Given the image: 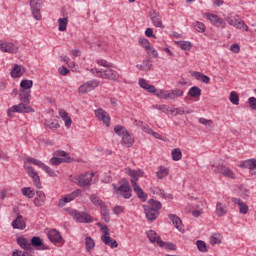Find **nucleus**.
<instances>
[{
  "mask_svg": "<svg viewBox=\"0 0 256 256\" xmlns=\"http://www.w3.org/2000/svg\"><path fill=\"white\" fill-rule=\"evenodd\" d=\"M127 174L129 175V177H131L130 183H131L138 199H141V201H147V194H145V192L143 191L141 186H139L137 184V181H139V179H141V177H143V175H145V172H143V170L129 169L127 171Z\"/></svg>",
  "mask_w": 256,
  "mask_h": 256,
  "instance_id": "nucleus-1",
  "label": "nucleus"
},
{
  "mask_svg": "<svg viewBox=\"0 0 256 256\" xmlns=\"http://www.w3.org/2000/svg\"><path fill=\"white\" fill-rule=\"evenodd\" d=\"M139 86L141 87V89H144L148 93L155 95V97H157L158 99H164L165 101H170L169 90H165V89L157 90V87H155V85L149 84V82H147V80H145L144 78L139 79Z\"/></svg>",
  "mask_w": 256,
  "mask_h": 256,
  "instance_id": "nucleus-2",
  "label": "nucleus"
},
{
  "mask_svg": "<svg viewBox=\"0 0 256 256\" xmlns=\"http://www.w3.org/2000/svg\"><path fill=\"white\" fill-rule=\"evenodd\" d=\"M90 73L99 77L100 79H109V81H119L121 75L119 72L113 70L112 68L108 69H99V68H91Z\"/></svg>",
  "mask_w": 256,
  "mask_h": 256,
  "instance_id": "nucleus-3",
  "label": "nucleus"
},
{
  "mask_svg": "<svg viewBox=\"0 0 256 256\" xmlns=\"http://www.w3.org/2000/svg\"><path fill=\"white\" fill-rule=\"evenodd\" d=\"M93 177H95V173L86 172L78 176H70V181L78 185V187H91Z\"/></svg>",
  "mask_w": 256,
  "mask_h": 256,
  "instance_id": "nucleus-4",
  "label": "nucleus"
},
{
  "mask_svg": "<svg viewBox=\"0 0 256 256\" xmlns=\"http://www.w3.org/2000/svg\"><path fill=\"white\" fill-rule=\"evenodd\" d=\"M97 225L98 227H100L101 233H103L100 238L102 243H104V245H107L108 247H111V249H117V247H119V243H117V240L111 238V231L109 230V227L101 223H98Z\"/></svg>",
  "mask_w": 256,
  "mask_h": 256,
  "instance_id": "nucleus-5",
  "label": "nucleus"
},
{
  "mask_svg": "<svg viewBox=\"0 0 256 256\" xmlns=\"http://www.w3.org/2000/svg\"><path fill=\"white\" fill-rule=\"evenodd\" d=\"M97 225L98 227H100L101 233H103L100 238L102 243H104V245H107L108 247H111V249H117V247H119V243H117V240L111 238V231L109 230V227L101 223H98Z\"/></svg>",
  "mask_w": 256,
  "mask_h": 256,
  "instance_id": "nucleus-6",
  "label": "nucleus"
},
{
  "mask_svg": "<svg viewBox=\"0 0 256 256\" xmlns=\"http://www.w3.org/2000/svg\"><path fill=\"white\" fill-rule=\"evenodd\" d=\"M68 215L76 221V223H93V217L87 212H81L76 209H69Z\"/></svg>",
  "mask_w": 256,
  "mask_h": 256,
  "instance_id": "nucleus-7",
  "label": "nucleus"
},
{
  "mask_svg": "<svg viewBox=\"0 0 256 256\" xmlns=\"http://www.w3.org/2000/svg\"><path fill=\"white\" fill-rule=\"evenodd\" d=\"M73 161V158L67 154V152L63 150H58L54 152V157H52L49 161L50 165H61V163H71Z\"/></svg>",
  "mask_w": 256,
  "mask_h": 256,
  "instance_id": "nucleus-8",
  "label": "nucleus"
},
{
  "mask_svg": "<svg viewBox=\"0 0 256 256\" xmlns=\"http://www.w3.org/2000/svg\"><path fill=\"white\" fill-rule=\"evenodd\" d=\"M14 113H19V114L35 113V110L28 104L21 102L19 104L13 105L12 107L8 108L7 110L8 117H13Z\"/></svg>",
  "mask_w": 256,
  "mask_h": 256,
  "instance_id": "nucleus-9",
  "label": "nucleus"
},
{
  "mask_svg": "<svg viewBox=\"0 0 256 256\" xmlns=\"http://www.w3.org/2000/svg\"><path fill=\"white\" fill-rule=\"evenodd\" d=\"M99 83L101 82L97 79L89 80L79 86L78 93L80 95H87V93H91V91H95V89L99 87Z\"/></svg>",
  "mask_w": 256,
  "mask_h": 256,
  "instance_id": "nucleus-10",
  "label": "nucleus"
},
{
  "mask_svg": "<svg viewBox=\"0 0 256 256\" xmlns=\"http://www.w3.org/2000/svg\"><path fill=\"white\" fill-rule=\"evenodd\" d=\"M114 192L118 195V197H123V199H131V187L129 184H122L117 186L116 184L112 185Z\"/></svg>",
  "mask_w": 256,
  "mask_h": 256,
  "instance_id": "nucleus-11",
  "label": "nucleus"
},
{
  "mask_svg": "<svg viewBox=\"0 0 256 256\" xmlns=\"http://www.w3.org/2000/svg\"><path fill=\"white\" fill-rule=\"evenodd\" d=\"M24 169L27 175L32 178V181L37 189H41V177H39V173L35 171L33 166H29L28 164H24Z\"/></svg>",
  "mask_w": 256,
  "mask_h": 256,
  "instance_id": "nucleus-12",
  "label": "nucleus"
},
{
  "mask_svg": "<svg viewBox=\"0 0 256 256\" xmlns=\"http://www.w3.org/2000/svg\"><path fill=\"white\" fill-rule=\"evenodd\" d=\"M81 193H82L81 189H77L70 194H66L62 196L58 201V207H65L67 203H71V201H75V199H77V197H79Z\"/></svg>",
  "mask_w": 256,
  "mask_h": 256,
  "instance_id": "nucleus-13",
  "label": "nucleus"
},
{
  "mask_svg": "<svg viewBox=\"0 0 256 256\" xmlns=\"http://www.w3.org/2000/svg\"><path fill=\"white\" fill-rule=\"evenodd\" d=\"M213 171L215 173H220V175H223V177H227L228 179H237V176L235 175V172L231 170V168L219 165L215 168V165H212Z\"/></svg>",
  "mask_w": 256,
  "mask_h": 256,
  "instance_id": "nucleus-14",
  "label": "nucleus"
},
{
  "mask_svg": "<svg viewBox=\"0 0 256 256\" xmlns=\"http://www.w3.org/2000/svg\"><path fill=\"white\" fill-rule=\"evenodd\" d=\"M95 117L104 123L106 127H109L111 125V116H109V113L107 111L103 110L102 108H98L94 111Z\"/></svg>",
  "mask_w": 256,
  "mask_h": 256,
  "instance_id": "nucleus-15",
  "label": "nucleus"
},
{
  "mask_svg": "<svg viewBox=\"0 0 256 256\" xmlns=\"http://www.w3.org/2000/svg\"><path fill=\"white\" fill-rule=\"evenodd\" d=\"M0 51H2V53L15 54L19 51V46L12 42L0 41Z\"/></svg>",
  "mask_w": 256,
  "mask_h": 256,
  "instance_id": "nucleus-16",
  "label": "nucleus"
},
{
  "mask_svg": "<svg viewBox=\"0 0 256 256\" xmlns=\"http://www.w3.org/2000/svg\"><path fill=\"white\" fill-rule=\"evenodd\" d=\"M30 9L36 21H41V0H30Z\"/></svg>",
  "mask_w": 256,
  "mask_h": 256,
  "instance_id": "nucleus-17",
  "label": "nucleus"
},
{
  "mask_svg": "<svg viewBox=\"0 0 256 256\" xmlns=\"http://www.w3.org/2000/svg\"><path fill=\"white\" fill-rule=\"evenodd\" d=\"M203 17L208 19V21H210L214 27H223V25H225V21L222 18H219L217 14L204 13Z\"/></svg>",
  "mask_w": 256,
  "mask_h": 256,
  "instance_id": "nucleus-18",
  "label": "nucleus"
},
{
  "mask_svg": "<svg viewBox=\"0 0 256 256\" xmlns=\"http://www.w3.org/2000/svg\"><path fill=\"white\" fill-rule=\"evenodd\" d=\"M16 241L21 249L27 251L28 253H33V246L31 245L29 240H27V238L20 236L16 239Z\"/></svg>",
  "mask_w": 256,
  "mask_h": 256,
  "instance_id": "nucleus-19",
  "label": "nucleus"
},
{
  "mask_svg": "<svg viewBox=\"0 0 256 256\" xmlns=\"http://www.w3.org/2000/svg\"><path fill=\"white\" fill-rule=\"evenodd\" d=\"M58 115L61 117L62 121H64L66 129H71V125H73V120L71 119V116H69V113L63 109H58Z\"/></svg>",
  "mask_w": 256,
  "mask_h": 256,
  "instance_id": "nucleus-20",
  "label": "nucleus"
},
{
  "mask_svg": "<svg viewBox=\"0 0 256 256\" xmlns=\"http://www.w3.org/2000/svg\"><path fill=\"white\" fill-rule=\"evenodd\" d=\"M11 225L13 229H18L19 231H23L27 227V224L21 214H17L16 219L12 221Z\"/></svg>",
  "mask_w": 256,
  "mask_h": 256,
  "instance_id": "nucleus-21",
  "label": "nucleus"
},
{
  "mask_svg": "<svg viewBox=\"0 0 256 256\" xmlns=\"http://www.w3.org/2000/svg\"><path fill=\"white\" fill-rule=\"evenodd\" d=\"M143 209H144V213L146 215V219L148 221H155V219H157V217H159V212H157V210H154L153 208H151V206L144 205Z\"/></svg>",
  "mask_w": 256,
  "mask_h": 256,
  "instance_id": "nucleus-22",
  "label": "nucleus"
},
{
  "mask_svg": "<svg viewBox=\"0 0 256 256\" xmlns=\"http://www.w3.org/2000/svg\"><path fill=\"white\" fill-rule=\"evenodd\" d=\"M46 201H47V196L45 195V192L41 190L36 191V197L34 199L35 207H43Z\"/></svg>",
  "mask_w": 256,
  "mask_h": 256,
  "instance_id": "nucleus-23",
  "label": "nucleus"
},
{
  "mask_svg": "<svg viewBox=\"0 0 256 256\" xmlns=\"http://www.w3.org/2000/svg\"><path fill=\"white\" fill-rule=\"evenodd\" d=\"M232 203H234V205H238L239 213H241V215H247V213H249V206H247L243 200L234 197L232 198Z\"/></svg>",
  "mask_w": 256,
  "mask_h": 256,
  "instance_id": "nucleus-24",
  "label": "nucleus"
},
{
  "mask_svg": "<svg viewBox=\"0 0 256 256\" xmlns=\"http://www.w3.org/2000/svg\"><path fill=\"white\" fill-rule=\"evenodd\" d=\"M229 212V207L227 204L222 203V202H217L216 203V216L217 217H225V215Z\"/></svg>",
  "mask_w": 256,
  "mask_h": 256,
  "instance_id": "nucleus-25",
  "label": "nucleus"
},
{
  "mask_svg": "<svg viewBox=\"0 0 256 256\" xmlns=\"http://www.w3.org/2000/svg\"><path fill=\"white\" fill-rule=\"evenodd\" d=\"M24 74L25 68L19 64H15L10 72V75L13 79H19V77H23Z\"/></svg>",
  "mask_w": 256,
  "mask_h": 256,
  "instance_id": "nucleus-26",
  "label": "nucleus"
},
{
  "mask_svg": "<svg viewBox=\"0 0 256 256\" xmlns=\"http://www.w3.org/2000/svg\"><path fill=\"white\" fill-rule=\"evenodd\" d=\"M150 16L154 27H158L159 29H163L165 27L163 26V18L161 17V15H159V13L153 11L151 12Z\"/></svg>",
  "mask_w": 256,
  "mask_h": 256,
  "instance_id": "nucleus-27",
  "label": "nucleus"
},
{
  "mask_svg": "<svg viewBox=\"0 0 256 256\" xmlns=\"http://www.w3.org/2000/svg\"><path fill=\"white\" fill-rule=\"evenodd\" d=\"M48 239L52 243H61L63 237L61 236V233H59V231L52 229L48 232Z\"/></svg>",
  "mask_w": 256,
  "mask_h": 256,
  "instance_id": "nucleus-28",
  "label": "nucleus"
},
{
  "mask_svg": "<svg viewBox=\"0 0 256 256\" xmlns=\"http://www.w3.org/2000/svg\"><path fill=\"white\" fill-rule=\"evenodd\" d=\"M134 143L135 137L129 132L121 138V145H123V147H133Z\"/></svg>",
  "mask_w": 256,
  "mask_h": 256,
  "instance_id": "nucleus-29",
  "label": "nucleus"
},
{
  "mask_svg": "<svg viewBox=\"0 0 256 256\" xmlns=\"http://www.w3.org/2000/svg\"><path fill=\"white\" fill-rule=\"evenodd\" d=\"M19 101H21V103L29 105V103H31V90H20Z\"/></svg>",
  "mask_w": 256,
  "mask_h": 256,
  "instance_id": "nucleus-30",
  "label": "nucleus"
},
{
  "mask_svg": "<svg viewBox=\"0 0 256 256\" xmlns=\"http://www.w3.org/2000/svg\"><path fill=\"white\" fill-rule=\"evenodd\" d=\"M239 167L242 169H250V171H253V169H256V159H248L244 160L240 163Z\"/></svg>",
  "mask_w": 256,
  "mask_h": 256,
  "instance_id": "nucleus-31",
  "label": "nucleus"
},
{
  "mask_svg": "<svg viewBox=\"0 0 256 256\" xmlns=\"http://www.w3.org/2000/svg\"><path fill=\"white\" fill-rule=\"evenodd\" d=\"M146 235L150 243H157V245H159V241H161V236H159L157 232H155V230L147 231Z\"/></svg>",
  "mask_w": 256,
  "mask_h": 256,
  "instance_id": "nucleus-32",
  "label": "nucleus"
},
{
  "mask_svg": "<svg viewBox=\"0 0 256 256\" xmlns=\"http://www.w3.org/2000/svg\"><path fill=\"white\" fill-rule=\"evenodd\" d=\"M169 219L172 221L174 227L178 230L181 231L183 229L182 225L183 222L181 221V218H179L177 215L175 214H170L169 215Z\"/></svg>",
  "mask_w": 256,
  "mask_h": 256,
  "instance_id": "nucleus-33",
  "label": "nucleus"
},
{
  "mask_svg": "<svg viewBox=\"0 0 256 256\" xmlns=\"http://www.w3.org/2000/svg\"><path fill=\"white\" fill-rule=\"evenodd\" d=\"M169 95H170V101H173L177 99V97H183L185 95V92L182 89H174V90H169Z\"/></svg>",
  "mask_w": 256,
  "mask_h": 256,
  "instance_id": "nucleus-34",
  "label": "nucleus"
},
{
  "mask_svg": "<svg viewBox=\"0 0 256 256\" xmlns=\"http://www.w3.org/2000/svg\"><path fill=\"white\" fill-rule=\"evenodd\" d=\"M67 25H69V18L68 17L58 19V30L59 31H61V32L67 31Z\"/></svg>",
  "mask_w": 256,
  "mask_h": 256,
  "instance_id": "nucleus-35",
  "label": "nucleus"
},
{
  "mask_svg": "<svg viewBox=\"0 0 256 256\" xmlns=\"http://www.w3.org/2000/svg\"><path fill=\"white\" fill-rule=\"evenodd\" d=\"M20 87L22 91H31V88L33 87V80H27L23 79L20 82Z\"/></svg>",
  "mask_w": 256,
  "mask_h": 256,
  "instance_id": "nucleus-36",
  "label": "nucleus"
},
{
  "mask_svg": "<svg viewBox=\"0 0 256 256\" xmlns=\"http://www.w3.org/2000/svg\"><path fill=\"white\" fill-rule=\"evenodd\" d=\"M85 247H86V251L88 253H91V251H93V249H95V240L91 237H86L85 238Z\"/></svg>",
  "mask_w": 256,
  "mask_h": 256,
  "instance_id": "nucleus-37",
  "label": "nucleus"
},
{
  "mask_svg": "<svg viewBox=\"0 0 256 256\" xmlns=\"http://www.w3.org/2000/svg\"><path fill=\"white\" fill-rule=\"evenodd\" d=\"M169 175V169L165 166H160L158 171L156 172L157 179H165Z\"/></svg>",
  "mask_w": 256,
  "mask_h": 256,
  "instance_id": "nucleus-38",
  "label": "nucleus"
},
{
  "mask_svg": "<svg viewBox=\"0 0 256 256\" xmlns=\"http://www.w3.org/2000/svg\"><path fill=\"white\" fill-rule=\"evenodd\" d=\"M90 201L95 205V207H100V208L105 207V203L102 202L101 198H99L97 194H92L90 196Z\"/></svg>",
  "mask_w": 256,
  "mask_h": 256,
  "instance_id": "nucleus-39",
  "label": "nucleus"
},
{
  "mask_svg": "<svg viewBox=\"0 0 256 256\" xmlns=\"http://www.w3.org/2000/svg\"><path fill=\"white\" fill-rule=\"evenodd\" d=\"M114 133H116V135H118V137H121L122 139L123 137H125L126 134L129 133V131H127V128L121 125H117L114 127Z\"/></svg>",
  "mask_w": 256,
  "mask_h": 256,
  "instance_id": "nucleus-40",
  "label": "nucleus"
},
{
  "mask_svg": "<svg viewBox=\"0 0 256 256\" xmlns=\"http://www.w3.org/2000/svg\"><path fill=\"white\" fill-rule=\"evenodd\" d=\"M21 193L24 195V197H28V199H33L35 197V190H33L31 187L22 188Z\"/></svg>",
  "mask_w": 256,
  "mask_h": 256,
  "instance_id": "nucleus-41",
  "label": "nucleus"
},
{
  "mask_svg": "<svg viewBox=\"0 0 256 256\" xmlns=\"http://www.w3.org/2000/svg\"><path fill=\"white\" fill-rule=\"evenodd\" d=\"M44 126H45L47 129H51L52 131L55 130V129H59V127H61V125L59 124V122L53 121V120H45Z\"/></svg>",
  "mask_w": 256,
  "mask_h": 256,
  "instance_id": "nucleus-42",
  "label": "nucleus"
},
{
  "mask_svg": "<svg viewBox=\"0 0 256 256\" xmlns=\"http://www.w3.org/2000/svg\"><path fill=\"white\" fill-rule=\"evenodd\" d=\"M222 240H223V236L220 233H214L210 237L211 245H220Z\"/></svg>",
  "mask_w": 256,
  "mask_h": 256,
  "instance_id": "nucleus-43",
  "label": "nucleus"
},
{
  "mask_svg": "<svg viewBox=\"0 0 256 256\" xmlns=\"http://www.w3.org/2000/svg\"><path fill=\"white\" fill-rule=\"evenodd\" d=\"M188 95H190V97H193L194 99H197V97H201V88L197 86L191 87L188 91Z\"/></svg>",
  "mask_w": 256,
  "mask_h": 256,
  "instance_id": "nucleus-44",
  "label": "nucleus"
},
{
  "mask_svg": "<svg viewBox=\"0 0 256 256\" xmlns=\"http://www.w3.org/2000/svg\"><path fill=\"white\" fill-rule=\"evenodd\" d=\"M27 163H32V165H36V167H39V169H41L43 165H45V163L33 157L26 158L24 165H27Z\"/></svg>",
  "mask_w": 256,
  "mask_h": 256,
  "instance_id": "nucleus-45",
  "label": "nucleus"
},
{
  "mask_svg": "<svg viewBox=\"0 0 256 256\" xmlns=\"http://www.w3.org/2000/svg\"><path fill=\"white\" fill-rule=\"evenodd\" d=\"M100 209H101L100 213L103 221H105V223H109V221H111V217L109 216V208H107V206H103Z\"/></svg>",
  "mask_w": 256,
  "mask_h": 256,
  "instance_id": "nucleus-46",
  "label": "nucleus"
},
{
  "mask_svg": "<svg viewBox=\"0 0 256 256\" xmlns=\"http://www.w3.org/2000/svg\"><path fill=\"white\" fill-rule=\"evenodd\" d=\"M172 159L173 161H181L183 158V153L181 152V149L176 148L171 151Z\"/></svg>",
  "mask_w": 256,
  "mask_h": 256,
  "instance_id": "nucleus-47",
  "label": "nucleus"
},
{
  "mask_svg": "<svg viewBox=\"0 0 256 256\" xmlns=\"http://www.w3.org/2000/svg\"><path fill=\"white\" fill-rule=\"evenodd\" d=\"M159 247H162L163 249H168L169 251H175L177 248L175 247V244L171 242H163V240L159 241Z\"/></svg>",
  "mask_w": 256,
  "mask_h": 256,
  "instance_id": "nucleus-48",
  "label": "nucleus"
},
{
  "mask_svg": "<svg viewBox=\"0 0 256 256\" xmlns=\"http://www.w3.org/2000/svg\"><path fill=\"white\" fill-rule=\"evenodd\" d=\"M194 29L197 31V33H205L207 26H205L203 22L196 21L194 23Z\"/></svg>",
  "mask_w": 256,
  "mask_h": 256,
  "instance_id": "nucleus-49",
  "label": "nucleus"
},
{
  "mask_svg": "<svg viewBox=\"0 0 256 256\" xmlns=\"http://www.w3.org/2000/svg\"><path fill=\"white\" fill-rule=\"evenodd\" d=\"M236 29H240L241 31H249V26L245 24V22L241 19L236 20L235 26Z\"/></svg>",
  "mask_w": 256,
  "mask_h": 256,
  "instance_id": "nucleus-50",
  "label": "nucleus"
},
{
  "mask_svg": "<svg viewBox=\"0 0 256 256\" xmlns=\"http://www.w3.org/2000/svg\"><path fill=\"white\" fill-rule=\"evenodd\" d=\"M96 63L100 67H106L107 69H113V63H110L105 59H97Z\"/></svg>",
  "mask_w": 256,
  "mask_h": 256,
  "instance_id": "nucleus-51",
  "label": "nucleus"
},
{
  "mask_svg": "<svg viewBox=\"0 0 256 256\" xmlns=\"http://www.w3.org/2000/svg\"><path fill=\"white\" fill-rule=\"evenodd\" d=\"M196 245H197L198 251H200L201 253H207V243H205V241L197 240Z\"/></svg>",
  "mask_w": 256,
  "mask_h": 256,
  "instance_id": "nucleus-52",
  "label": "nucleus"
},
{
  "mask_svg": "<svg viewBox=\"0 0 256 256\" xmlns=\"http://www.w3.org/2000/svg\"><path fill=\"white\" fill-rule=\"evenodd\" d=\"M30 245H32V247H41L43 245V240H41L39 236H34L31 239Z\"/></svg>",
  "mask_w": 256,
  "mask_h": 256,
  "instance_id": "nucleus-53",
  "label": "nucleus"
},
{
  "mask_svg": "<svg viewBox=\"0 0 256 256\" xmlns=\"http://www.w3.org/2000/svg\"><path fill=\"white\" fill-rule=\"evenodd\" d=\"M41 169L42 171H45L47 175H49V177H57V173H55L54 170L51 169V167L47 166L46 164H43Z\"/></svg>",
  "mask_w": 256,
  "mask_h": 256,
  "instance_id": "nucleus-54",
  "label": "nucleus"
},
{
  "mask_svg": "<svg viewBox=\"0 0 256 256\" xmlns=\"http://www.w3.org/2000/svg\"><path fill=\"white\" fill-rule=\"evenodd\" d=\"M229 101L232 103V105H239V95L232 91L230 93Z\"/></svg>",
  "mask_w": 256,
  "mask_h": 256,
  "instance_id": "nucleus-55",
  "label": "nucleus"
},
{
  "mask_svg": "<svg viewBox=\"0 0 256 256\" xmlns=\"http://www.w3.org/2000/svg\"><path fill=\"white\" fill-rule=\"evenodd\" d=\"M152 109H157L158 111H162L163 113H169V107L165 104L163 105L154 104L152 106Z\"/></svg>",
  "mask_w": 256,
  "mask_h": 256,
  "instance_id": "nucleus-56",
  "label": "nucleus"
},
{
  "mask_svg": "<svg viewBox=\"0 0 256 256\" xmlns=\"http://www.w3.org/2000/svg\"><path fill=\"white\" fill-rule=\"evenodd\" d=\"M138 43L141 45V47L146 49V51L151 46V42H149L146 38H139Z\"/></svg>",
  "mask_w": 256,
  "mask_h": 256,
  "instance_id": "nucleus-57",
  "label": "nucleus"
},
{
  "mask_svg": "<svg viewBox=\"0 0 256 256\" xmlns=\"http://www.w3.org/2000/svg\"><path fill=\"white\" fill-rule=\"evenodd\" d=\"M178 45H180V48L183 49V51H189L191 49V42L189 41H180L178 42Z\"/></svg>",
  "mask_w": 256,
  "mask_h": 256,
  "instance_id": "nucleus-58",
  "label": "nucleus"
},
{
  "mask_svg": "<svg viewBox=\"0 0 256 256\" xmlns=\"http://www.w3.org/2000/svg\"><path fill=\"white\" fill-rule=\"evenodd\" d=\"M150 203H151V209L157 212H159L161 207H163V204H161V202L159 201L152 200Z\"/></svg>",
  "mask_w": 256,
  "mask_h": 256,
  "instance_id": "nucleus-59",
  "label": "nucleus"
},
{
  "mask_svg": "<svg viewBox=\"0 0 256 256\" xmlns=\"http://www.w3.org/2000/svg\"><path fill=\"white\" fill-rule=\"evenodd\" d=\"M198 121L199 123H201V125H205V127H213V120H208L206 118H199Z\"/></svg>",
  "mask_w": 256,
  "mask_h": 256,
  "instance_id": "nucleus-60",
  "label": "nucleus"
},
{
  "mask_svg": "<svg viewBox=\"0 0 256 256\" xmlns=\"http://www.w3.org/2000/svg\"><path fill=\"white\" fill-rule=\"evenodd\" d=\"M146 51L154 59H157V57H159V52H157V50L153 48V46H150L149 49H147Z\"/></svg>",
  "mask_w": 256,
  "mask_h": 256,
  "instance_id": "nucleus-61",
  "label": "nucleus"
},
{
  "mask_svg": "<svg viewBox=\"0 0 256 256\" xmlns=\"http://www.w3.org/2000/svg\"><path fill=\"white\" fill-rule=\"evenodd\" d=\"M248 105L253 111H256V98L253 96L248 98Z\"/></svg>",
  "mask_w": 256,
  "mask_h": 256,
  "instance_id": "nucleus-62",
  "label": "nucleus"
},
{
  "mask_svg": "<svg viewBox=\"0 0 256 256\" xmlns=\"http://www.w3.org/2000/svg\"><path fill=\"white\" fill-rule=\"evenodd\" d=\"M191 77H193L194 79H196V81H201L202 77H203V73L201 72H197V71H191L190 72Z\"/></svg>",
  "mask_w": 256,
  "mask_h": 256,
  "instance_id": "nucleus-63",
  "label": "nucleus"
},
{
  "mask_svg": "<svg viewBox=\"0 0 256 256\" xmlns=\"http://www.w3.org/2000/svg\"><path fill=\"white\" fill-rule=\"evenodd\" d=\"M123 211H125V207L120 206V205H116L113 209L114 215H121V213H123Z\"/></svg>",
  "mask_w": 256,
  "mask_h": 256,
  "instance_id": "nucleus-64",
  "label": "nucleus"
}]
</instances>
